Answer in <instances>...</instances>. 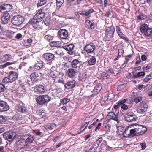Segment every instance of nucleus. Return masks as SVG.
Segmentation results:
<instances>
[{
  "instance_id": "obj_1",
  "label": "nucleus",
  "mask_w": 152,
  "mask_h": 152,
  "mask_svg": "<svg viewBox=\"0 0 152 152\" xmlns=\"http://www.w3.org/2000/svg\"><path fill=\"white\" fill-rule=\"evenodd\" d=\"M132 129L134 136H138L144 134L147 130V128L137 124L134 125Z\"/></svg>"
},
{
  "instance_id": "obj_2",
  "label": "nucleus",
  "mask_w": 152,
  "mask_h": 152,
  "mask_svg": "<svg viewBox=\"0 0 152 152\" xmlns=\"http://www.w3.org/2000/svg\"><path fill=\"white\" fill-rule=\"evenodd\" d=\"M25 20L24 18L19 15L13 16L12 19V23L14 25L19 26L21 25Z\"/></svg>"
},
{
  "instance_id": "obj_3",
  "label": "nucleus",
  "mask_w": 152,
  "mask_h": 152,
  "mask_svg": "<svg viewBox=\"0 0 152 152\" xmlns=\"http://www.w3.org/2000/svg\"><path fill=\"white\" fill-rule=\"evenodd\" d=\"M51 98L47 95L40 96L36 99V101L39 104L42 105L48 102Z\"/></svg>"
},
{
  "instance_id": "obj_4",
  "label": "nucleus",
  "mask_w": 152,
  "mask_h": 152,
  "mask_svg": "<svg viewBox=\"0 0 152 152\" xmlns=\"http://www.w3.org/2000/svg\"><path fill=\"white\" fill-rule=\"evenodd\" d=\"M124 119L127 122H132L136 121L137 117L133 113L129 112L125 115Z\"/></svg>"
},
{
  "instance_id": "obj_5",
  "label": "nucleus",
  "mask_w": 152,
  "mask_h": 152,
  "mask_svg": "<svg viewBox=\"0 0 152 152\" xmlns=\"http://www.w3.org/2000/svg\"><path fill=\"white\" fill-rule=\"evenodd\" d=\"M45 16V13L43 10H38L37 13L34 16V18L37 21L39 22L41 21L43 19Z\"/></svg>"
},
{
  "instance_id": "obj_6",
  "label": "nucleus",
  "mask_w": 152,
  "mask_h": 152,
  "mask_svg": "<svg viewBox=\"0 0 152 152\" xmlns=\"http://www.w3.org/2000/svg\"><path fill=\"white\" fill-rule=\"evenodd\" d=\"M74 45L72 44L66 45L62 47L63 48L68 51V53L70 55L75 53V50L74 49Z\"/></svg>"
},
{
  "instance_id": "obj_7",
  "label": "nucleus",
  "mask_w": 152,
  "mask_h": 152,
  "mask_svg": "<svg viewBox=\"0 0 152 152\" xmlns=\"http://www.w3.org/2000/svg\"><path fill=\"white\" fill-rule=\"evenodd\" d=\"M96 46L92 43L87 44L84 48V50L87 53H92L95 50Z\"/></svg>"
},
{
  "instance_id": "obj_8",
  "label": "nucleus",
  "mask_w": 152,
  "mask_h": 152,
  "mask_svg": "<svg viewBox=\"0 0 152 152\" xmlns=\"http://www.w3.org/2000/svg\"><path fill=\"white\" fill-rule=\"evenodd\" d=\"M3 137L4 139L9 142L12 141L14 139L13 133L12 132H7L4 133Z\"/></svg>"
},
{
  "instance_id": "obj_9",
  "label": "nucleus",
  "mask_w": 152,
  "mask_h": 152,
  "mask_svg": "<svg viewBox=\"0 0 152 152\" xmlns=\"http://www.w3.org/2000/svg\"><path fill=\"white\" fill-rule=\"evenodd\" d=\"M107 118L108 120L112 119L113 120L117 122V123L119 122L118 116L112 112H109L108 113V114L107 116Z\"/></svg>"
},
{
  "instance_id": "obj_10",
  "label": "nucleus",
  "mask_w": 152,
  "mask_h": 152,
  "mask_svg": "<svg viewBox=\"0 0 152 152\" xmlns=\"http://www.w3.org/2000/svg\"><path fill=\"white\" fill-rule=\"evenodd\" d=\"M10 108L8 104L3 101H0V111H5L7 110Z\"/></svg>"
},
{
  "instance_id": "obj_11",
  "label": "nucleus",
  "mask_w": 152,
  "mask_h": 152,
  "mask_svg": "<svg viewBox=\"0 0 152 152\" xmlns=\"http://www.w3.org/2000/svg\"><path fill=\"white\" fill-rule=\"evenodd\" d=\"M124 137H132L134 136L132 129L129 128L126 129L123 134Z\"/></svg>"
},
{
  "instance_id": "obj_12",
  "label": "nucleus",
  "mask_w": 152,
  "mask_h": 152,
  "mask_svg": "<svg viewBox=\"0 0 152 152\" xmlns=\"http://www.w3.org/2000/svg\"><path fill=\"white\" fill-rule=\"evenodd\" d=\"M18 74L15 72L10 71L9 72V75L8 76L10 81L12 83L17 78Z\"/></svg>"
},
{
  "instance_id": "obj_13",
  "label": "nucleus",
  "mask_w": 152,
  "mask_h": 152,
  "mask_svg": "<svg viewBox=\"0 0 152 152\" xmlns=\"http://www.w3.org/2000/svg\"><path fill=\"white\" fill-rule=\"evenodd\" d=\"M12 6L9 4H4L0 6V12L6 10V11H10L13 9Z\"/></svg>"
},
{
  "instance_id": "obj_14",
  "label": "nucleus",
  "mask_w": 152,
  "mask_h": 152,
  "mask_svg": "<svg viewBox=\"0 0 152 152\" xmlns=\"http://www.w3.org/2000/svg\"><path fill=\"white\" fill-rule=\"evenodd\" d=\"M58 35L60 37L63 39H66L68 37V32L65 29H60L58 31Z\"/></svg>"
},
{
  "instance_id": "obj_15",
  "label": "nucleus",
  "mask_w": 152,
  "mask_h": 152,
  "mask_svg": "<svg viewBox=\"0 0 152 152\" xmlns=\"http://www.w3.org/2000/svg\"><path fill=\"white\" fill-rule=\"evenodd\" d=\"M148 108V106L146 104H144L141 105L139 107L137 110V111L138 113H143Z\"/></svg>"
},
{
  "instance_id": "obj_16",
  "label": "nucleus",
  "mask_w": 152,
  "mask_h": 152,
  "mask_svg": "<svg viewBox=\"0 0 152 152\" xmlns=\"http://www.w3.org/2000/svg\"><path fill=\"white\" fill-rule=\"evenodd\" d=\"M10 18V15L9 13L6 12L3 13L1 17V21L2 23L5 24L8 23V21Z\"/></svg>"
},
{
  "instance_id": "obj_17",
  "label": "nucleus",
  "mask_w": 152,
  "mask_h": 152,
  "mask_svg": "<svg viewBox=\"0 0 152 152\" xmlns=\"http://www.w3.org/2000/svg\"><path fill=\"white\" fill-rule=\"evenodd\" d=\"M115 31V28L113 26H111L110 28L106 30V34L110 38L113 37Z\"/></svg>"
},
{
  "instance_id": "obj_18",
  "label": "nucleus",
  "mask_w": 152,
  "mask_h": 152,
  "mask_svg": "<svg viewBox=\"0 0 152 152\" xmlns=\"http://www.w3.org/2000/svg\"><path fill=\"white\" fill-rule=\"evenodd\" d=\"M17 146L18 148H23L25 146H27V143L26 140H19L17 142Z\"/></svg>"
},
{
  "instance_id": "obj_19",
  "label": "nucleus",
  "mask_w": 152,
  "mask_h": 152,
  "mask_svg": "<svg viewBox=\"0 0 152 152\" xmlns=\"http://www.w3.org/2000/svg\"><path fill=\"white\" fill-rule=\"evenodd\" d=\"M11 58V55L10 54H5L0 56V63H2L4 62L9 61Z\"/></svg>"
},
{
  "instance_id": "obj_20",
  "label": "nucleus",
  "mask_w": 152,
  "mask_h": 152,
  "mask_svg": "<svg viewBox=\"0 0 152 152\" xmlns=\"http://www.w3.org/2000/svg\"><path fill=\"white\" fill-rule=\"evenodd\" d=\"M87 63L89 65H93L96 63V58L95 56H90L87 61Z\"/></svg>"
},
{
  "instance_id": "obj_21",
  "label": "nucleus",
  "mask_w": 152,
  "mask_h": 152,
  "mask_svg": "<svg viewBox=\"0 0 152 152\" xmlns=\"http://www.w3.org/2000/svg\"><path fill=\"white\" fill-rule=\"evenodd\" d=\"M43 57L46 60L50 61L54 57V55L51 53H47L43 55Z\"/></svg>"
},
{
  "instance_id": "obj_22",
  "label": "nucleus",
  "mask_w": 152,
  "mask_h": 152,
  "mask_svg": "<svg viewBox=\"0 0 152 152\" xmlns=\"http://www.w3.org/2000/svg\"><path fill=\"white\" fill-rule=\"evenodd\" d=\"M68 76L71 78L75 77L76 75L77 71L73 68L69 69L67 72Z\"/></svg>"
},
{
  "instance_id": "obj_23",
  "label": "nucleus",
  "mask_w": 152,
  "mask_h": 152,
  "mask_svg": "<svg viewBox=\"0 0 152 152\" xmlns=\"http://www.w3.org/2000/svg\"><path fill=\"white\" fill-rule=\"evenodd\" d=\"M34 91L36 92L42 93L45 92V90L44 86L41 85L36 86L34 88Z\"/></svg>"
},
{
  "instance_id": "obj_24",
  "label": "nucleus",
  "mask_w": 152,
  "mask_h": 152,
  "mask_svg": "<svg viewBox=\"0 0 152 152\" xmlns=\"http://www.w3.org/2000/svg\"><path fill=\"white\" fill-rule=\"evenodd\" d=\"M75 81L74 80H72L67 82V83L64 86L66 88L68 89L72 88L75 87Z\"/></svg>"
},
{
  "instance_id": "obj_25",
  "label": "nucleus",
  "mask_w": 152,
  "mask_h": 152,
  "mask_svg": "<svg viewBox=\"0 0 152 152\" xmlns=\"http://www.w3.org/2000/svg\"><path fill=\"white\" fill-rule=\"evenodd\" d=\"M85 27L88 28L94 29V23L91 22L89 20H87L85 21Z\"/></svg>"
},
{
  "instance_id": "obj_26",
  "label": "nucleus",
  "mask_w": 152,
  "mask_h": 152,
  "mask_svg": "<svg viewBox=\"0 0 152 152\" xmlns=\"http://www.w3.org/2000/svg\"><path fill=\"white\" fill-rule=\"evenodd\" d=\"M43 66V62L39 60L37 61L35 63L34 65V68L37 69L39 70Z\"/></svg>"
},
{
  "instance_id": "obj_27",
  "label": "nucleus",
  "mask_w": 152,
  "mask_h": 152,
  "mask_svg": "<svg viewBox=\"0 0 152 152\" xmlns=\"http://www.w3.org/2000/svg\"><path fill=\"white\" fill-rule=\"evenodd\" d=\"M79 62V61L77 59L73 60L71 62V67L73 68H77Z\"/></svg>"
},
{
  "instance_id": "obj_28",
  "label": "nucleus",
  "mask_w": 152,
  "mask_h": 152,
  "mask_svg": "<svg viewBox=\"0 0 152 152\" xmlns=\"http://www.w3.org/2000/svg\"><path fill=\"white\" fill-rule=\"evenodd\" d=\"M145 73L144 72H140L137 74H133L132 78H137L140 77H143L144 76Z\"/></svg>"
},
{
  "instance_id": "obj_29",
  "label": "nucleus",
  "mask_w": 152,
  "mask_h": 152,
  "mask_svg": "<svg viewBox=\"0 0 152 152\" xmlns=\"http://www.w3.org/2000/svg\"><path fill=\"white\" fill-rule=\"evenodd\" d=\"M49 76L53 78H54L57 77L58 75L57 73L54 71L50 70L48 73Z\"/></svg>"
},
{
  "instance_id": "obj_30",
  "label": "nucleus",
  "mask_w": 152,
  "mask_h": 152,
  "mask_svg": "<svg viewBox=\"0 0 152 152\" xmlns=\"http://www.w3.org/2000/svg\"><path fill=\"white\" fill-rule=\"evenodd\" d=\"M18 111L22 112V113H26L27 110L26 107L23 105H20L18 107Z\"/></svg>"
},
{
  "instance_id": "obj_31",
  "label": "nucleus",
  "mask_w": 152,
  "mask_h": 152,
  "mask_svg": "<svg viewBox=\"0 0 152 152\" xmlns=\"http://www.w3.org/2000/svg\"><path fill=\"white\" fill-rule=\"evenodd\" d=\"M56 126L55 124H48L45 126V128L47 130H51L53 129V128L55 127Z\"/></svg>"
},
{
  "instance_id": "obj_32",
  "label": "nucleus",
  "mask_w": 152,
  "mask_h": 152,
  "mask_svg": "<svg viewBox=\"0 0 152 152\" xmlns=\"http://www.w3.org/2000/svg\"><path fill=\"white\" fill-rule=\"evenodd\" d=\"M50 46L53 47H58L59 46L60 42L58 41H53L50 43Z\"/></svg>"
},
{
  "instance_id": "obj_33",
  "label": "nucleus",
  "mask_w": 152,
  "mask_h": 152,
  "mask_svg": "<svg viewBox=\"0 0 152 152\" xmlns=\"http://www.w3.org/2000/svg\"><path fill=\"white\" fill-rule=\"evenodd\" d=\"M147 28H148V26L147 24L144 23L142 24L140 28L141 32L142 33H145L146 31H146Z\"/></svg>"
},
{
  "instance_id": "obj_34",
  "label": "nucleus",
  "mask_w": 152,
  "mask_h": 152,
  "mask_svg": "<svg viewBox=\"0 0 152 152\" xmlns=\"http://www.w3.org/2000/svg\"><path fill=\"white\" fill-rule=\"evenodd\" d=\"M14 33L11 31H7L5 32V35L6 36L9 38H12L13 36Z\"/></svg>"
},
{
  "instance_id": "obj_35",
  "label": "nucleus",
  "mask_w": 152,
  "mask_h": 152,
  "mask_svg": "<svg viewBox=\"0 0 152 152\" xmlns=\"http://www.w3.org/2000/svg\"><path fill=\"white\" fill-rule=\"evenodd\" d=\"M39 77V75L37 72H34L32 73L30 75V77L31 80L34 81L35 79Z\"/></svg>"
},
{
  "instance_id": "obj_36",
  "label": "nucleus",
  "mask_w": 152,
  "mask_h": 152,
  "mask_svg": "<svg viewBox=\"0 0 152 152\" xmlns=\"http://www.w3.org/2000/svg\"><path fill=\"white\" fill-rule=\"evenodd\" d=\"M118 104L120 105V107L123 110H127L128 108V106L126 103H122L121 101L118 102Z\"/></svg>"
},
{
  "instance_id": "obj_37",
  "label": "nucleus",
  "mask_w": 152,
  "mask_h": 152,
  "mask_svg": "<svg viewBox=\"0 0 152 152\" xmlns=\"http://www.w3.org/2000/svg\"><path fill=\"white\" fill-rule=\"evenodd\" d=\"M144 34L145 35L148 36H152V28H147Z\"/></svg>"
},
{
  "instance_id": "obj_38",
  "label": "nucleus",
  "mask_w": 152,
  "mask_h": 152,
  "mask_svg": "<svg viewBox=\"0 0 152 152\" xmlns=\"http://www.w3.org/2000/svg\"><path fill=\"white\" fill-rule=\"evenodd\" d=\"M70 99L67 98H64L61 100V104L63 105H66V104L69 102Z\"/></svg>"
},
{
  "instance_id": "obj_39",
  "label": "nucleus",
  "mask_w": 152,
  "mask_h": 152,
  "mask_svg": "<svg viewBox=\"0 0 152 152\" xmlns=\"http://www.w3.org/2000/svg\"><path fill=\"white\" fill-rule=\"evenodd\" d=\"M118 34L121 38L125 40L126 41H129V40L128 38L122 32H121L120 33Z\"/></svg>"
},
{
  "instance_id": "obj_40",
  "label": "nucleus",
  "mask_w": 152,
  "mask_h": 152,
  "mask_svg": "<svg viewBox=\"0 0 152 152\" xmlns=\"http://www.w3.org/2000/svg\"><path fill=\"white\" fill-rule=\"evenodd\" d=\"M89 124V122H87L82 125L80 129V130L81 132H82L84 130L86 129Z\"/></svg>"
},
{
  "instance_id": "obj_41",
  "label": "nucleus",
  "mask_w": 152,
  "mask_h": 152,
  "mask_svg": "<svg viewBox=\"0 0 152 152\" xmlns=\"http://www.w3.org/2000/svg\"><path fill=\"white\" fill-rule=\"evenodd\" d=\"M37 113L41 117L46 116V114L44 110H39L37 111Z\"/></svg>"
},
{
  "instance_id": "obj_42",
  "label": "nucleus",
  "mask_w": 152,
  "mask_h": 152,
  "mask_svg": "<svg viewBox=\"0 0 152 152\" xmlns=\"http://www.w3.org/2000/svg\"><path fill=\"white\" fill-rule=\"evenodd\" d=\"M132 101V99L130 98L124 99L121 101V102L122 103L130 104Z\"/></svg>"
},
{
  "instance_id": "obj_43",
  "label": "nucleus",
  "mask_w": 152,
  "mask_h": 152,
  "mask_svg": "<svg viewBox=\"0 0 152 152\" xmlns=\"http://www.w3.org/2000/svg\"><path fill=\"white\" fill-rule=\"evenodd\" d=\"M28 136V137L26 139V141L27 144L28 142L29 143L32 142L34 140V138L32 135H30Z\"/></svg>"
},
{
  "instance_id": "obj_44",
  "label": "nucleus",
  "mask_w": 152,
  "mask_h": 152,
  "mask_svg": "<svg viewBox=\"0 0 152 152\" xmlns=\"http://www.w3.org/2000/svg\"><path fill=\"white\" fill-rule=\"evenodd\" d=\"M126 84H123L119 85L117 88V90L118 91H121L124 89L126 87Z\"/></svg>"
},
{
  "instance_id": "obj_45",
  "label": "nucleus",
  "mask_w": 152,
  "mask_h": 152,
  "mask_svg": "<svg viewBox=\"0 0 152 152\" xmlns=\"http://www.w3.org/2000/svg\"><path fill=\"white\" fill-rule=\"evenodd\" d=\"M147 18V16L143 14L139 15L137 16V20L140 19L141 20H144Z\"/></svg>"
},
{
  "instance_id": "obj_46",
  "label": "nucleus",
  "mask_w": 152,
  "mask_h": 152,
  "mask_svg": "<svg viewBox=\"0 0 152 152\" xmlns=\"http://www.w3.org/2000/svg\"><path fill=\"white\" fill-rule=\"evenodd\" d=\"M95 148L94 146L92 145L90 146L88 150H87L85 151V152H95Z\"/></svg>"
},
{
  "instance_id": "obj_47",
  "label": "nucleus",
  "mask_w": 152,
  "mask_h": 152,
  "mask_svg": "<svg viewBox=\"0 0 152 152\" xmlns=\"http://www.w3.org/2000/svg\"><path fill=\"white\" fill-rule=\"evenodd\" d=\"M2 82L5 83H12L10 81V79L8 76L4 78L2 80Z\"/></svg>"
},
{
  "instance_id": "obj_48",
  "label": "nucleus",
  "mask_w": 152,
  "mask_h": 152,
  "mask_svg": "<svg viewBox=\"0 0 152 152\" xmlns=\"http://www.w3.org/2000/svg\"><path fill=\"white\" fill-rule=\"evenodd\" d=\"M94 12V10L92 9H91L89 10L87 12L84 11V16H87L89 15L91 13Z\"/></svg>"
},
{
  "instance_id": "obj_49",
  "label": "nucleus",
  "mask_w": 152,
  "mask_h": 152,
  "mask_svg": "<svg viewBox=\"0 0 152 152\" xmlns=\"http://www.w3.org/2000/svg\"><path fill=\"white\" fill-rule=\"evenodd\" d=\"M7 120V118L5 116L0 115V123H4Z\"/></svg>"
},
{
  "instance_id": "obj_50",
  "label": "nucleus",
  "mask_w": 152,
  "mask_h": 152,
  "mask_svg": "<svg viewBox=\"0 0 152 152\" xmlns=\"http://www.w3.org/2000/svg\"><path fill=\"white\" fill-rule=\"evenodd\" d=\"M38 23L37 20L35 19V18H34V17L33 18L30 20L29 22V23L31 24H34L37 23Z\"/></svg>"
},
{
  "instance_id": "obj_51",
  "label": "nucleus",
  "mask_w": 152,
  "mask_h": 152,
  "mask_svg": "<svg viewBox=\"0 0 152 152\" xmlns=\"http://www.w3.org/2000/svg\"><path fill=\"white\" fill-rule=\"evenodd\" d=\"M45 38L46 40L49 41L50 40L53 39V37L50 35H48L45 36Z\"/></svg>"
},
{
  "instance_id": "obj_52",
  "label": "nucleus",
  "mask_w": 152,
  "mask_h": 152,
  "mask_svg": "<svg viewBox=\"0 0 152 152\" xmlns=\"http://www.w3.org/2000/svg\"><path fill=\"white\" fill-rule=\"evenodd\" d=\"M14 64L13 62H7L3 65H1L3 68H4L7 66Z\"/></svg>"
},
{
  "instance_id": "obj_53",
  "label": "nucleus",
  "mask_w": 152,
  "mask_h": 152,
  "mask_svg": "<svg viewBox=\"0 0 152 152\" xmlns=\"http://www.w3.org/2000/svg\"><path fill=\"white\" fill-rule=\"evenodd\" d=\"M142 101V97H138L137 98H135L134 99V101L136 103L141 102Z\"/></svg>"
},
{
  "instance_id": "obj_54",
  "label": "nucleus",
  "mask_w": 152,
  "mask_h": 152,
  "mask_svg": "<svg viewBox=\"0 0 152 152\" xmlns=\"http://www.w3.org/2000/svg\"><path fill=\"white\" fill-rule=\"evenodd\" d=\"M5 88V86L3 84L0 83V93L4 91Z\"/></svg>"
},
{
  "instance_id": "obj_55",
  "label": "nucleus",
  "mask_w": 152,
  "mask_h": 152,
  "mask_svg": "<svg viewBox=\"0 0 152 152\" xmlns=\"http://www.w3.org/2000/svg\"><path fill=\"white\" fill-rule=\"evenodd\" d=\"M64 0H57L56 4L60 7L64 2Z\"/></svg>"
},
{
  "instance_id": "obj_56",
  "label": "nucleus",
  "mask_w": 152,
  "mask_h": 152,
  "mask_svg": "<svg viewBox=\"0 0 152 152\" xmlns=\"http://www.w3.org/2000/svg\"><path fill=\"white\" fill-rule=\"evenodd\" d=\"M56 53L59 56H61L63 55V52L61 50H59L56 52Z\"/></svg>"
},
{
  "instance_id": "obj_57",
  "label": "nucleus",
  "mask_w": 152,
  "mask_h": 152,
  "mask_svg": "<svg viewBox=\"0 0 152 152\" xmlns=\"http://www.w3.org/2000/svg\"><path fill=\"white\" fill-rule=\"evenodd\" d=\"M104 128H105V131L106 132H109L110 130V126L108 125H106L104 126Z\"/></svg>"
},
{
  "instance_id": "obj_58",
  "label": "nucleus",
  "mask_w": 152,
  "mask_h": 152,
  "mask_svg": "<svg viewBox=\"0 0 152 152\" xmlns=\"http://www.w3.org/2000/svg\"><path fill=\"white\" fill-rule=\"evenodd\" d=\"M64 76L62 75V77H59V79L58 80V83H61L63 84H65V83L64 82L63 77H64Z\"/></svg>"
},
{
  "instance_id": "obj_59",
  "label": "nucleus",
  "mask_w": 152,
  "mask_h": 152,
  "mask_svg": "<svg viewBox=\"0 0 152 152\" xmlns=\"http://www.w3.org/2000/svg\"><path fill=\"white\" fill-rule=\"evenodd\" d=\"M56 83V82H55V80H54L53 83H50V86L52 87V88H53L54 89H56L57 88L56 86H55V84Z\"/></svg>"
},
{
  "instance_id": "obj_60",
  "label": "nucleus",
  "mask_w": 152,
  "mask_h": 152,
  "mask_svg": "<svg viewBox=\"0 0 152 152\" xmlns=\"http://www.w3.org/2000/svg\"><path fill=\"white\" fill-rule=\"evenodd\" d=\"M132 56V54H130L128 55H127L125 56V59L126 60V61H128L131 58Z\"/></svg>"
},
{
  "instance_id": "obj_61",
  "label": "nucleus",
  "mask_w": 152,
  "mask_h": 152,
  "mask_svg": "<svg viewBox=\"0 0 152 152\" xmlns=\"http://www.w3.org/2000/svg\"><path fill=\"white\" fill-rule=\"evenodd\" d=\"M116 29L117 33L118 34L120 33L122 31L121 30V28L120 27L118 26H116Z\"/></svg>"
},
{
  "instance_id": "obj_62",
  "label": "nucleus",
  "mask_w": 152,
  "mask_h": 152,
  "mask_svg": "<svg viewBox=\"0 0 152 152\" xmlns=\"http://www.w3.org/2000/svg\"><path fill=\"white\" fill-rule=\"evenodd\" d=\"M85 0H77V2L74 4V5H77L82 2H83Z\"/></svg>"
},
{
  "instance_id": "obj_63",
  "label": "nucleus",
  "mask_w": 152,
  "mask_h": 152,
  "mask_svg": "<svg viewBox=\"0 0 152 152\" xmlns=\"http://www.w3.org/2000/svg\"><path fill=\"white\" fill-rule=\"evenodd\" d=\"M102 124L101 123H99L98 124V126L96 127L95 129V131L97 132L98 130L100 128V127L101 126Z\"/></svg>"
},
{
  "instance_id": "obj_64",
  "label": "nucleus",
  "mask_w": 152,
  "mask_h": 152,
  "mask_svg": "<svg viewBox=\"0 0 152 152\" xmlns=\"http://www.w3.org/2000/svg\"><path fill=\"white\" fill-rule=\"evenodd\" d=\"M141 62V59L140 57H137L136 58V61L135 63V65H137L138 64L140 63Z\"/></svg>"
}]
</instances>
